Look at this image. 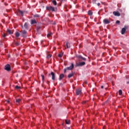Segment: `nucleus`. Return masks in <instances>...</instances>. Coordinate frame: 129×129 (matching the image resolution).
<instances>
[{"label":"nucleus","instance_id":"nucleus-1","mask_svg":"<svg viewBox=\"0 0 129 129\" xmlns=\"http://www.w3.org/2000/svg\"><path fill=\"white\" fill-rule=\"evenodd\" d=\"M46 9L47 11H51V12H55V9H54V7L52 6L46 7Z\"/></svg>","mask_w":129,"mask_h":129},{"label":"nucleus","instance_id":"nucleus-2","mask_svg":"<svg viewBox=\"0 0 129 129\" xmlns=\"http://www.w3.org/2000/svg\"><path fill=\"white\" fill-rule=\"evenodd\" d=\"M20 33H21L22 37H27V35H26L27 34V31H26V30H22L21 31H20Z\"/></svg>","mask_w":129,"mask_h":129},{"label":"nucleus","instance_id":"nucleus-3","mask_svg":"<svg viewBox=\"0 0 129 129\" xmlns=\"http://www.w3.org/2000/svg\"><path fill=\"white\" fill-rule=\"evenodd\" d=\"M127 27L126 26H124V28H122L121 31V34L122 35H124L125 33V31H126V28Z\"/></svg>","mask_w":129,"mask_h":129},{"label":"nucleus","instance_id":"nucleus-4","mask_svg":"<svg viewBox=\"0 0 129 129\" xmlns=\"http://www.w3.org/2000/svg\"><path fill=\"white\" fill-rule=\"evenodd\" d=\"M5 70H7V71H11V66L9 64H7L6 66H5Z\"/></svg>","mask_w":129,"mask_h":129},{"label":"nucleus","instance_id":"nucleus-5","mask_svg":"<svg viewBox=\"0 0 129 129\" xmlns=\"http://www.w3.org/2000/svg\"><path fill=\"white\" fill-rule=\"evenodd\" d=\"M113 14L114 15H115L116 17H120V13H119V12H118L114 11L113 12Z\"/></svg>","mask_w":129,"mask_h":129},{"label":"nucleus","instance_id":"nucleus-6","mask_svg":"<svg viewBox=\"0 0 129 129\" xmlns=\"http://www.w3.org/2000/svg\"><path fill=\"white\" fill-rule=\"evenodd\" d=\"M73 68H74V64L72 63V65L70 67L67 68V70H72Z\"/></svg>","mask_w":129,"mask_h":129},{"label":"nucleus","instance_id":"nucleus-7","mask_svg":"<svg viewBox=\"0 0 129 129\" xmlns=\"http://www.w3.org/2000/svg\"><path fill=\"white\" fill-rule=\"evenodd\" d=\"M103 22H104V23L106 25H107L110 23V21H109V20L106 19H104Z\"/></svg>","mask_w":129,"mask_h":129},{"label":"nucleus","instance_id":"nucleus-8","mask_svg":"<svg viewBox=\"0 0 129 129\" xmlns=\"http://www.w3.org/2000/svg\"><path fill=\"white\" fill-rule=\"evenodd\" d=\"M49 75H51L52 76V80H55V74L53 72H51V74H49Z\"/></svg>","mask_w":129,"mask_h":129},{"label":"nucleus","instance_id":"nucleus-9","mask_svg":"<svg viewBox=\"0 0 129 129\" xmlns=\"http://www.w3.org/2000/svg\"><path fill=\"white\" fill-rule=\"evenodd\" d=\"M24 28L25 29V30H28V28H29V24H28V23L26 22L24 25Z\"/></svg>","mask_w":129,"mask_h":129},{"label":"nucleus","instance_id":"nucleus-10","mask_svg":"<svg viewBox=\"0 0 129 129\" xmlns=\"http://www.w3.org/2000/svg\"><path fill=\"white\" fill-rule=\"evenodd\" d=\"M81 92V90L78 89L76 90V93L77 95H79V94H80V93Z\"/></svg>","mask_w":129,"mask_h":129},{"label":"nucleus","instance_id":"nucleus-11","mask_svg":"<svg viewBox=\"0 0 129 129\" xmlns=\"http://www.w3.org/2000/svg\"><path fill=\"white\" fill-rule=\"evenodd\" d=\"M66 46V47L65 49H68V48H70V43L68 42H67Z\"/></svg>","mask_w":129,"mask_h":129},{"label":"nucleus","instance_id":"nucleus-12","mask_svg":"<svg viewBox=\"0 0 129 129\" xmlns=\"http://www.w3.org/2000/svg\"><path fill=\"white\" fill-rule=\"evenodd\" d=\"M63 78H64V74H61L59 75V80H61V79H63Z\"/></svg>","mask_w":129,"mask_h":129},{"label":"nucleus","instance_id":"nucleus-13","mask_svg":"<svg viewBox=\"0 0 129 129\" xmlns=\"http://www.w3.org/2000/svg\"><path fill=\"white\" fill-rule=\"evenodd\" d=\"M31 25H34V24H37V21L36 20H31Z\"/></svg>","mask_w":129,"mask_h":129},{"label":"nucleus","instance_id":"nucleus-14","mask_svg":"<svg viewBox=\"0 0 129 129\" xmlns=\"http://www.w3.org/2000/svg\"><path fill=\"white\" fill-rule=\"evenodd\" d=\"M74 76V73H72L71 74H69L68 76V78H71V77H73V76Z\"/></svg>","mask_w":129,"mask_h":129},{"label":"nucleus","instance_id":"nucleus-15","mask_svg":"<svg viewBox=\"0 0 129 129\" xmlns=\"http://www.w3.org/2000/svg\"><path fill=\"white\" fill-rule=\"evenodd\" d=\"M15 36L17 38H19L20 37V33H19V32H16L15 33Z\"/></svg>","mask_w":129,"mask_h":129},{"label":"nucleus","instance_id":"nucleus-16","mask_svg":"<svg viewBox=\"0 0 129 129\" xmlns=\"http://www.w3.org/2000/svg\"><path fill=\"white\" fill-rule=\"evenodd\" d=\"M18 13H19V15H21V16H23V15H24V12L22 11L19 10Z\"/></svg>","mask_w":129,"mask_h":129},{"label":"nucleus","instance_id":"nucleus-17","mask_svg":"<svg viewBox=\"0 0 129 129\" xmlns=\"http://www.w3.org/2000/svg\"><path fill=\"white\" fill-rule=\"evenodd\" d=\"M52 35H53L52 33L51 32L48 33V34H47V38H50V37L52 36Z\"/></svg>","mask_w":129,"mask_h":129},{"label":"nucleus","instance_id":"nucleus-18","mask_svg":"<svg viewBox=\"0 0 129 129\" xmlns=\"http://www.w3.org/2000/svg\"><path fill=\"white\" fill-rule=\"evenodd\" d=\"M40 29H41V26H36V30L37 32H39Z\"/></svg>","mask_w":129,"mask_h":129},{"label":"nucleus","instance_id":"nucleus-19","mask_svg":"<svg viewBox=\"0 0 129 129\" xmlns=\"http://www.w3.org/2000/svg\"><path fill=\"white\" fill-rule=\"evenodd\" d=\"M63 52H61L59 54H58V57L59 58H61V57L63 56Z\"/></svg>","mask_w":129,"mask_h":129},{"label":"nucleus","instance_id":"nucleus-20","mask_svg":"<svg viewBox=\"0 0 129 129\" xmlns=\"http://www.w3.org/2000/svg\"><path fill=\"white\" fill-rule=\"evenodd\" d=\"M21 99H16V102H17V103H20V102H21Z\"/></svg>","mask_w":129,"mask_h":129},{"label":"nucleus","instance_id":"nucleus-21","mask_svg":"<svg viewBox=\"0 0 129 129\" xmlns=\"http://www.w3.org/2000/svg\"><path fill=\"white\" fill-rule=\"evenodd\" d=\"M7 33H8V34H9V35H11V34H12V31L10 29H8Z\"/></svg>","mask_w":129,"mask_h":129},{"label":"nucleus","instance_id":"nucleus-22","mask_svg":"<svg viewBox=\"0 0 129 129\" xmlns=\"http://www.w3.org/2000/svg\"><path fill=\"white\" fill-rule=\"evenodd\" d=\"M65 121L67 124H70V120H67V119H66Z\"/></svg>","mask_w":129,"mask_h":129},{"label":"nucleus","instance_id":"nucleus-23","mask_svg":"<svg viewBox=\"0 0 129 129\" xmlns=\"http://www.w3.org/2000/svg\"><path fill=\"white\" fill-rule=\"evenodd\" d=\"M52 4H53L54 6H57V2L56 1H52Z\"/></svg>","mask_w":129,"mask_h":129},{"label":"nucleus","instance_id":"nucleus-24","mask_svg":"<svg viewBox=\"0 0 129 129\" xmlns=\"http://www.w3.org/2000/svg\"><path fill=\"white\" fill-rule=\"evenodd\" d=\"M93 14V13H92V11H89V12H88L89 16H92Z\"/></svg>","mask_w":129,"mask_h":129},{"label":"nucleus","instance_id":"nucleus-25","mask_svg":"<svg viewBox=\"0 0 129 129\" xmlns=\"http://www.w3.org/2000/svg\"><path fill=\"white\" fill-rule=\"evenodd\" d=\"M81 65V62H77L76 63V67L80 66Z\"/></svg>","mask_w":129,"mask_h":129},{"label":"nucleus","instance_id":"nucleus-26","mask_svg":"<svg viewBox=\"0 0 129 129\" xmlns=\"http://www.w3.org/2000/svg\"><path fill=\"white\" fill-rule=\"evenodd\" d=\"M119 95H122V91L121 90H119Z\"/></svg>","mask_w":129,"mask_h":129},{"label":"nucleus","instance_id":"nucleus-27","mask_svg":"<svg viewBox=\"0 0 129 129\" xmlns=\"http://www.w3.org/2000/svg\"><path fill=\"white\" fill-rule=\"evenodd\" d=\"M15 89H21V87H20L19 86H16L15 87Z\"/></svg>","mask_w":129,"mask_h":129},{"label":"nucleus","instance_id":"nucleus-28","mask_svg":"<svg viewBox=\"0 0 129 129\" xmlns=\"http://www.w3.org/2000/svg\"><path fill=\"white\" fill-rule=\"evenodd\" d=\"M85 65V61H81V66H84Z\"/></svg>","mask_w":129,"mask_h":129},{"label":"nucleus","instance_id":"nucleus-29","mask_svg":"<svg viewBox=\"0 0 129 129\" xmlns=\"http://www.w3.org/2000/svg\"><path fill=\"white\" fill-rule=\"evenodd\" d=\"M51 57H52V54H48L47 56V58L48 59H49V58H51Z\"/></svg>","mask_w":129,"mask_h":129},{"label":"nucleus","instance_id":"nucleus-30","mask_svg":"<svg viewBox=\"0 0 129 129\" xmlns=\"http://www.w3.org/2000/svg\"><path fill=\"white\" fill-rule=\"evenodd\" d=\"M81 60H83V61H86V58L81 56Z\"/></svg>","mask_w":129,"mask_h":129},{"label":"nucleus","instance_id":"nucleus-31","mask_svg":"<svg viewBox=\"0 0 129 129\" xmlns=\"http://www.w3.org/2000/svg\"><path fill=\"white\" fill-rule=\"evenodd\" d=\"M41 77L43 81H44V79H45V76H44V75H41Z\"/></svg>","mask_w":129,"mask_h":129},{"label":"nucleus","instance_id":"nucleus-32","mask_svg":"<svg viewBox=\"0 0 129 129\" xmlns=\"http://www.w3.org/2000/svg\"><path fill=\"white\" fill-rule=\"evenodd\" d=\"M34 17L35 18H39L40 16H39V15L36 14V15H34Z\"/></svg>","mask_w":129,"mask_h":129},{"label":"nucleus","instance_id":"nucleus-33","mask_svg":"<svg viewBox=\"0 0 129 129\" xmlns=\"http://www.w3.org/2000/svg\"><path fill=\"white\" fill-rule=\"evenodd\" d=\"M120 23V21H118V20H117V21H116V24H119Z\"/></svg>","mask_w":129,"mask_h":129},{"label":"nucleus","instance_id":"nucleus-34","mask_svg":"<svg viewBox=\"0 0 129 129\" xmlns=\"http://www.w3.org/2000/svg\"><path fill=\"white\" fill-rule=\"evenodd\" d=\"M15 45L16 46H19V45H20V43L19 42H15Z\"/></svg>","mask_w":129,"mask_h":129},{"label":"nucleus","instance_id":"nucleus-35","mask_svg":"<svg viewBox=\"0 0 129 129\" xmlns=\"http://www.w3.org/2000/svg\"><path fill=\"white\" fill-rule=\"evenodd\" d=\"M63 71L64 73H66V71H67V68L64 69Z\"/></svg>","mask_w":129,"mask_h":129},{"label":"nucleus","instance_id":"nucleus-36","mask_svg":"<svg viewBox=\"0 0 129 129\" xmlns=\"http://www.w3.org/2000/svg\"><path fill=\"white\" fill-rule=\"evenodd\" d=\"M3 38H5V37H6V34H4L3 35Z\"/></svg>","mask_w":129,"mask_h":129},{"label":"nucleus","instance_id":"nucleus-37","mask_svg":"<svg viewBox=\"0 0 129 129\" xmlns=\"http://www.w3.org/2000/svg\"><path fill=\"white\" fill-rule=\"evenodd\" d=\"M63 2H66V0H61V3H63Z\"/></svg>","mask_w":129,"mask_h":129},{"label":"nucleus","instance_id":"nucleus-38","mask_svg":"<svg viewBox=\"0 0 129 129\" xmlns=\"http://www.w3.org/2000/svg\"><path fill=\"white\" fill-rule=\"evenodd\" d=\"M84 83L85 84H87V82L86 81H85V82H84Z\"/></svg>","mask_w":129,"mask_h":129},{"label":"nucleus","instance_id":"nucleus-39","mask_svg":"<svg viewBox=\"0 0 129 129\" xmlns=\"http://www.w3.org/2000/svg\"><path fill=\"white\" fill-rule=\"evenodd\" d=\"M78 58H81V55H78L77 56Z\"/></svg>","mask_w":129,"mask_h":129},{"label":"nucleus","instance_id":"nucleus-40","mask_svg":"<svg viewBox=\"0 0 129 129\" xmlns=\"http://www.w3.org/2000/svg\"><path fill=\"white\" fill-rule=\"evenodd\" d=\"M97 6H100V3H98Z\"/></svg>","mask_w":129,"mask_h":129},{"label":"nucleus","instance_id":"nucleus-41","mask_svg":"<svg viewBox=\"0 0 129 129\" xmlns=\"http://www.w3.org/2000/svg\"><path fill=\"white\" fill-rule=\"evenodd\" d=\"M101 88L102 89H103V86H101Z\"/></svg>","mask_w":129,"mask_h":129},{"label":"nucleus","instance_id":"nucleus-42","mask_svg":"<svg viewBox=\"0 0 129 129\" xmlns=\"http://www.w3.org/2000/svg\"><path fill=\"white\" fill-rule=\"evenodd\" d=\"M86 103V101H85V102H84L83 103V104H84L85 103Z\"/></svg>","mask_w":129,"mask_h":129},{"label":"nucleus","instance_id":"nucleus-43","mask_svg":"<svg viewBox=\"0 0 129 129\" xmlns=\"http://www.w3.org/2000/svg\"><path fill=\"white\" fill-rule=\"evenodd\" d=\"M7 102H8V103H10V101L9 100L7 101Z\"/></svg>","mask_w":129,"mask_h":129},{"label":"nucleus","instance_id":"nucleus-44","mask_svg":"<svg viewBox=\"0 0 129 129\" xmlns=\"http://www.w3.org/2000/svg\"><path fill=\"white\" fill-rule=\"evenodd\" d=\"M127 84H129V82H127Z\"/></svg>","mask_w":129,"mask_h":129},{"label":"nucleus","instance_id":"nucleus-45","mask_svg":"<svg viewBox=\"0 0 129 129\" xmlns=\"http://www.w3.org/2000/svg\"><path fill=\"white\" fill-rule=\"evenodd\" d=\"M22 29L24 28V26H22Z\"/></svg>","mask_w":129,"mask_h":129},{"label":"nucleus","instance_id":"nucleus-46","mask_svg":"<svg viewBox=\"0 0 129 129\" xmlns=\"http://www.w3.org/2000/svg\"><path fill=\"white\" fill-rule=\"evenodd\" d=\"M43 41H41V43H43Z\"/></svg>","mask_w":129,"mask_h":129}]
</instances>
